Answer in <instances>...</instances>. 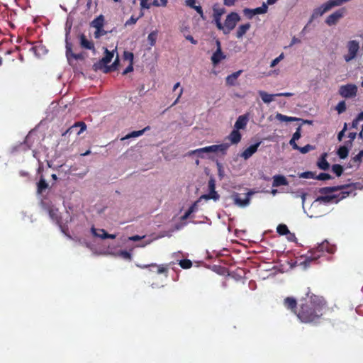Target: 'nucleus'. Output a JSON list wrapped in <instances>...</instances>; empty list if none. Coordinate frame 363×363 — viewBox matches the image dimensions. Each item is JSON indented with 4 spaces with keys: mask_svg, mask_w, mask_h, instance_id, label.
<instances>
[{
    "mask_svg": "<svg viewBox=\"0 0 363 363\" xmlns=\"http://www.w3.org/2000/svg\"><path fill=\"white\" fill-rule=\"evenodd\" d=\"M328 310L325 299L320 296L313 294L308 289L306 296L299 300L296 316L306 324H317Z\"/></svg>",
    "mask_w": 363,
    "mask_h": 363,
    "instance_id": "f257e3e1",
    "label": "nucleus"
},
{
    "mask_svg": "<svg viewBox=\"0 0 363 363\" xmlns=\"http://www.w3.org/2000/svg\"><path fill=\"white\" fill-rule=\"evenodd\" d=\"M256 193L253 189L239 186L235 188L230 194L225 197V200L230 201V203L241 208L247 207L251 203V197Z\"/></svg>",
    "mask_w": 363,
    "mask_h": 363,
    "instance_id": "f03ea898",
    "label": "nucleus"
},
{
    "mask_svg": "<svg viewBox=\"0 0 363 363\" xmlns=\"http://www.w3.org/2000/svg\"><path fill=\"white\" fill-rule=\"evenodd\" d=\"M346 52L343 59L346 62L355 60L361 50L360 42L357 40H349L345 45Z\"/></svg>",
    "mask_w": 363,
    "mask_h": 363,
    "instance_id": "7ed1b4c3",
    "label": "nucleus"
},
{
    "mask_svg": "<svg viewBox=\"0 0 363 363\" xmlns=\"http://www.w3.org/2000/svg\"><path fill=\"white\" fill-rule=\"evenodd\" d=\"M229 145L227 143L220 145H213L199 149L192 150L188 153L189 155H197L199 157H203L204 154H210L213 152H225L229 147Z\"/></svg>",
    "mask_w": 363,
    "mask_h": 363,
    "instance_id": "20e7f679",
    "label": "nucleus"
},
{
    "mask_svg": "<svg viewBox=\"0 0 363 363\" xmlns=\"http://www.w3.org/2000/svg\"><path fill=\"white\" fill-rule=\"evenodd\" d=\"M115 52H116V48L111 52L109 51L107 48H105L104 57H103L101 60L94 65V69L95 70H103V72L105 73V68L108 67L107 64L109 63L113 59Z\"/></svg>",
    "mask_w": 363,
    "mask_h": 363,
    "instance_id": "39448f33",
    "label": "nucleus"
},
{
    "mask_svg": "<svg viewBox=\"0 0 363 363\" xmlns=\"http://www.w3.org/2000/svg\"><path fill=\"white\" fill-rule=\"evenodd\" d=\"M240 18L239 15L236 13H231L230 14H229L227 16L223 26V30H224V32L226 33L233 30L235 27L237 23L240 21Z\"/></svg>",
    "mask_w": 363,
    "mask_h": 363,
    "instance_id": "423d86ee",
    "label": "nucleus"
},
{
    "mask_svg": "<svg viewBox=\"0 0 363 363\" xmlns=\"http://www.w3.org/2000/svg\"><path fill=\"white\" fill-rule=\"evenodd\" d=\"M299 178L303 179H317V180H329L331 179V177L330 174L326 173H320L318 174H316L315 172H306L298 174Z\"/></svg>",
    "mask_w": 363,
    "mask_h": 363,
    "instance_id": "0eeeda50",
    "label": "nucleus"
},
{
    "mask_svg": "<svg viewBox=\"0 0 363 363\" xmlns=\"http://www.w3.org/2000/svg\"><path fill=\"white\" fill-rule=\"evenodd\" d=\"M357 91V86L352 84L342 85L339 89L340 94L345 98H350L356 96Z\"/></svg>",
    "mask_w": 363,
    "mask_h": 363,
    "instance_id": "6e6552de",
    "label": "nucleus"
},
{
    "mask_svg": "<svg viewBox=\"0 0 363 363\" xmlns=\"http://www.w3.org/2000/svg\"><path fill=\"white\" fill-rule=\"evenodd\" d=\"M344 14H345V9H340L335 11L332 14L329 15L325 20V23L330 26H334L338 22V21L340 18H342L343 17Z\"/></svg>",
    "mask_w": 363,
    "mask_h": 363,
    "instance_id": "1a4fd4ad",
    "label": "nucleus"
},
{
    "mask_svg": "<svg viewBox=\"0 0 363 363\" xmlns=\"http://www.w3.org/2000/svg\"><path fill=\"white\" fill-rule=\"evenodd\" d=\"M215 184H216V183H208L209 193L208 194H203V195L201 196V197L199 198V200L213 199L215 201H218L220 198V196L217 193V191H216V185Z\"/></svg>",
    "mask_w": 363,
    "mask_h": 363,
    "instance_id": "9d476101",
    "label": "nucleus"
},
{
    "mask_svg": "<svg viewBox=\"0 0 363 363\" xmlns=\"http://www.w3.org/2000/svg\"><path fill=\"white\" fill-rule=\"evenodd\" d=\"M216 44L217 46V49L213 52L211 57V61L214 65H218L222 60H224L226 57V56L223 54V52L221 50L220 41L216 40Z\"/></svg>",
    "mask_w": 363,
    "mask_h": 363,
    "instance_id": "9b49d317",
    "label": "nucleus"
},
{
    "mask_svg": "<svg viewBox=\"0 0 363 363\" xmlns=\"http://www.w3.org/2000/svg\"><path fill=\"white\" fill-rule=\"evenodd\" d=\"M138 267L141 269H145L149 267H155L157 268V274H164L165 277H167L168 273V267L167 265L164 264H157L155 263H152L150 264H136Z\"/></svg>",
    "mask_w": 363,
    "mask_h": 363,
    "instance_id": "f8f14e48",
    "label": "nucleus"
},
{
    "mask_svg": "<svg viewBox=\"0 0 363 363\" xmlns=\"http://www.w3.org/2000/svg\"><path fill=\"white\" fill-rule=\"evenodd\" d=\"M284 306L293 312L296 315V312L298 309V305L296 298L293 297H286L284 300Z\"/></svg>",
    "mask_w": 363,
    "mask_h": 363,
    "instance_id": "ddd939ff",
    "label": "nucleus"
},
{
    "mask_svg": "<svg viewBox=\"0 0 363 363\" xmlns=\"http://www.w3.org/2000/svg\"><path fill=\"white\" fill-rule=\"evenodd\" d=\"M91 233L95 237H98L101 239H115L116 238L115 234H109L104 229H96L93 227L91 228Z\"/></svg>",
    "mask_w": 363,
    "mask_h": 363,
    "instance_id": "4468645a",
    "label": "nucleus"
},
{
    "mask_svg": "<svg viewBox=\"0 0 363 363\" xmlns=\"http://www.w3.org/2000/svg\"><path fill=\"white\" fill-rule=\"evenodd\" d=\"M330 11L329 8L327 6V5L325 4H323V5H321L320 6L315 9L313 11V13L311 15V19H310V23L312 22V21L315 18H317L319 16H323L325 13H326L327 11Z\"/></svg>",
    "mask_w": 363,
    "mask_h": 363,
    "instance_id": "2eb2a0df",
    "label": "nucleus"
},
{
    "mask_svg": "<svg viewBox=\"0 0 363 363\" xmlns=\"http://www.w3.org/2000/svg\"><path fill=\"white\" fill-rule=\"evenodd\" d=\"M325 252L333 254L335 252V246L330 245L328 241L323 242L317 247L316 252H322L323 254Z\"/></svg>",
    "mask_w": 363,
    "mask_h": 363,
    "instance_id": "dca6fc26",
    "label": "nucleus"
},
{
    "mask_svg": "<svg viewBox=\"0 0 363 363\" xmlns=\"http://www.w3.org/2000/svg\"><path fill=\"white\" fill-rule=\"evenodd\" d=\"M248 121L249 118L247 114L240 116L234 125L235 129L238 130L240 129H245Z\"/></svg>",
    "mask_w": 363,
    "mask_h": 363,
    "instance_id": "f3484780",
    "label": "nucleus"
},
{
    "mask_svg": "<svg viewBox=\"0 0 363 363\" xmlns=\"http://www.w3.org/2000/svg\"><path fill=\"white\" fill-rule=\"evenodd\" d=\"M86 128V125L84 122H78L74 125L71 126L67 130V133H72L76 131L77 135H80L83 131H84Z\"/></svg>",
    "mask_w": 363,
    "mask_h": 363,
    "instance_id": "a211bd4d",
    "label": "nucleus"
},
{
    "mask_svg": "<svg viewBox=\"0 0 363 363\" xmlns=\"http://www.w3.org/2000/svg\"><path fill=\"white\" fill-rule=\"evenodd\" d=\"M260 143L250 145L242 153L241 156L245 159L247 160L250 158L257 150L259 146Z\"/></svg>",
    "mask_w": 363,
    "mask_h": 363,
    "instance_id": "6ab92c4d",
    "label": "nucleus"
},
{
    "mask_svg": "<svg viewBox=\"0 0 363 363\" xmlns=\"http://www.w3.org/2000/svg\"><path fill=\"white\" fill-rule=\"evenodd\" d=\"M213 16H214V21L216 22V24L217 26V27L219 28V29H223V24L221 23L220 22V16L223 15V13H224V9H213Z\"/></svg>",
    "mask_w": 363,
    "mask_h": 363,
    "instance_id": "aec40b11",
    "label": "nucleus"
},
{
    "mask_svg": "<svg viewBox=\"0 0 363 363\" xmlns=\"http://www.w3.org/2000/svg\"><path fill=\"white\" fill-rule=\"evenodd\" d=\"M317 252V247L315 249H313L310 250L308 252V255L306 258V262H311L312 261L317 260L318 259L320 258L323 256L322 252Z\"/></svg>",
    "mask_w": 363,
    "mask_h": 363,
    "instance_id": "412c9836",
    "label": "nucleus"
},
{
    "mask_svg": "<svg viewBox=\"0 0 363 363\" xmlns=\"http://www.w3.org/2000/svg\"><path fill=\"white\" fill-rule=\"evenodd\" d=\"M258 94L261 97L262 100L263 101V102L265 104L271 103L272 101H274V97L277 96L276 94H270L262 90L259 91Z\"/></svg>",
    "mask_w": 363,
    "mask_h": 363,
    "instance_id": "4be33fe9",
    "label": "nucleus"
},
{
    "mask_svg": "<svg viewBox=\"0 0 363 363\" xmlns=\"http://www.w3.org/2000/svg\"><path fill=\"white\" fill-rule=\"evenodd\" d=\"M48 213L50 218L55 221L57 224L60 223V216H59L58 209L54 208L53 206H50L48 208Z\"/></svg>",
    "mask_w": 363,
    "mask_h": 363,
    "instance_id": "5701e85b",
    "label": "nucleus"
},
{
    "mask_svg": "<svg viewBox=\"0 0 363 363\" xmlns=\"http://www.w3.org/2000/svg\"><path fill=\"white\" fill-rule=\"evenodd\" d=\"M242 72V70H238V71L228 75L225 79L226 84L229 86H234L235 84L237 79L241 74Z\"/></svg>",
    "mask_w": 363,
    "mask_h": 363,
    "instance_id": "b1692460",
    "label": "nucleus"
},
{
    "mask_svg": "<svg viewBox=\"0 0 363 363\" xmlns=\"http://www.w3.org/2000/svg\"><path fill=\"white\" fill-rule=\"evenodd\" d=\"M150 130V127L149 126H147V127H145V128H143V130H140L133 131L130 133L126 135L125 137L122 138L121 140H125L130 139V138H132L140 137V136L143 135L144 134V133L146 130Z\"/></svg>",
    "mask_w": 363,
    "mask_h": 363,
    "instance_id": "393cba45",
    "label": "nucleus"
},
{
    "mask_svg": "<svg viewBox=\"0 0 363 363\" xmlns=\"http://www.w3.org/2000/svg\"><path fill=\"white\" fill-rule=\"evenodd\" d=\"M228 139L230 140L231 144H237L241 140V134L238 130L234 129L229 135Z\"/></svg>",
    "mask_w": 363,
    "mask_h": 363,
    "instance_id": "a878e982",
    "label": "nucleus"
},
{
    "mask_svg": "<svg viewBox=\"0 0 363 363\" xmlns=\"http://www.w3.org/2000/svg\"><path fill=\"white\" fill-rule=\"evenodd\" d=\"M80 45L86 49L92 50L94 49V44L91 41L87 40L84 35H80Z\"/></svg>",
    "mask_w": 363,
    "mask_h": 363,
    "instance_id": "bb28decb",
    "label": "nucleus"
},
{
    "mask_svg": "<svg viewBox=\"0 0 363 363\" xmlns=\"http://www.w3.org/2000/svg\"><path fill=\"white\" fill-rule=\"evenodd\" d=\"M250 28V24L249 23L240 26L236 32V37L238 38H242V36L247 33Z\"/></svg>",
    "mask_w": 363,
    "mask_h": 363,
    "instance_id": "cd10ccee",
    "label": "nucleus"
},
{
    "mask_svg": "<svg viewBox=\"0 0 363 363\" xmlns=\"http://www.w3.org/2000/svg\"><path fill=\"white\" fill-rule=\"evenodd\" d=\"M327 155V153L323 154L321 158L318 162V167L323 170H326L330 167L329 163L326 160Z\"/></svg>",
    "mask_w": 363,
    "mask_h": 363,
    "instance_id": "c85d7f7f",
    "label": "nucleus"
},
{
    "mask_svg": "<svg viewBox=\"0 0 363 363\" xmlns=\"http://www.w3.org/2000/svg\"><path fill=\"white\" fill-rule=\"evenodd\" d=\"M104 23V18L102 15H100L91 22V26L96 29L103 28Z\"/></svg>",
    "mask_w": 363,
    "mask_h": 363,
    "instance_id": "c756f323",
    "label": "nucleus"
},
{
    "mask_svg": "<svg viewBox=\"0 0 363 363\" xmlns=\"http://www.w3.org/2000/svg\"><path fill=\"white\" fill-rule=\"evenodd\" d=\"M276 118L282 122H292L299 121L300 119L296 117H291L283 115L281 113H277Z\"/></svg>",
    "mask_w": 363,
    "mask_h": 363,
    "instance_id": "7c9ffc66",
    "label": "nucleus"
},
{
    "mask_svg": "<svg viewBox=\"0 0 363 363\" xmlns=\"http://www.w3.org/2000/svg\"><path fill=\"white\" fill-rule=\"evenodd\" d=\"M196 0H186V4L189 7L194 9L200 15L201 17H203V11L202 9L200 6H196L195 5Z\"/></svg>",
    "mask_w": 363,
    "mask_h": 363,
    "instance_id": "2f4dec72",
    "label": "nucleus"
},
{
    "mask_svg": "<svg viewBox=\"0 0 363 363\" xmlns=\"http://www.w3.org/2000/svg\"><path fill=\"white\" fill-rule=\"evenodd\" d=\"M277 232L280 235H286L289 233V230L286 225L285 224H279L277 228Z\"/></svg>",
    "mask_w": 363,
    "mask_h": 363,
    "instance_id": "473e14b6",
    "label": "nucleus"
},
{
    "mask_svg": "<svg viewBox=\"0 0 363 363\" xmlns=\"http://www.w3.org/2000/svg\"><path fill=\"white\" fill-rule=\"evenodd\" d=\"M157 37V30H154L148 35L147 40H148L150 46L155 45V44L156 43Z\"/></svg>",
    "mask_w": 363,
    "mask_h": 363,
    "instance_id": "72a5a7b5",
    "label": "nucleus"
},
{
    "mask_svg": "<svg viewBox=\"0 0 363 363\" xmlns=\"http://www.w3.org/2000/svg\"><path fill=\"white\" fill-rule=\"evenodd\" d=\"M118 65H119V58H118V55L117 54L116 57L114 62H113V64L111 65L108 66V67L105 68V73H108L112 70L116 69Z\"/></svg>",
    "mask_w": 363,
    "mask_h": 363,
    "instance_id": "f704fd0d",
    "label": "nucleus"
},
{
    "mask_svg": "<svg viewBox=\"0 0 363 363\" xmlns=\"http://www.w3.org/2000/svg\"><path fill=\"white\" fill-rule=\"evenodd\" d=\"M343 4L342 0H329L325 2V4L329 8V9H332L333 7L340 6Z\"/></svg>",
    "mask_w": 363,
    "mask_h": 363,
    "instance_id": "c9c22d12",
    "label": "nucleus"
},
{
    "mask_svg": "<svg viewBox=\"0 0 363 363\" xmlns=\"http://www.w3.org/2000/svg\"><path fill=\"white\" fill-rule=\"evenodd\" d=\"M179 264L183 269H187L192 267V262L190 259H184L179 261Z\"/></svg>",
    "mask_w": 363,
    "mask_h": 363,
    "instance_id": "e433bc0d",
    "label": "nucleus"
},
{
    "mask_svg": "<svg viewBox=\"0 0 363 363\" xmlns=\"http://www.w3.org/2000/svg\"><path fill=\"white\" fill-rule=\"evenodd\" d=\"M337 155H339V157L340 158L345 159V157H347V156L348 155L347 148L345 146L340 147L337 150Z\"/></svg>",
    "mask_w": 363,
    "mask_h": 363,
    "instance_id": "4c0bfd02",
    "label": "nucleus"
},
{
    "mask_svg": "<svg viewBox=\"0 0 363 363\" xmlns=\"http://www.w3.org/2000/svg\"><path fill=\"white\" fill-rule=\"evenodd\" d=\"M73 55H74V53L72 52V48L67 49L66 57H67L69 64L71 66H74Z\"/></svg>",
    "mask_w": 363,
    "mask_h": 363,
    "instance_id": "58836bf2",
    "label": "nucleus"
},
{
    "mask_svg": "<svg viewBox=\"0 0 363 363\" xmlns=\"http://www.w3.org/2000/svg\"><path fill=\"white\" fill-rule=\"evenodd\" d=\"M339 114L343 113L346 110V104L344 101L339 102L335 108Z\"/></svg>",
    "mask_w": 363,
    "mask_h": 363,
    "instance_id": "ea45409f",
    "label": "nucleus"
},
{
    "mask_svg": "<svg viewBox=\"0 0 363 363\" xmlns=\"http://www.w3.org/2000/svg\"><path fill=\"white\" fill-rule=\"evenodd\" d=\"M254 11L255 15L265 13L267 11V6L265 4H263L262 6L255 9Z\"/></svg>",
    "mask_w": 363,
    "mask_h": 363,
    "instance_id": "a19ab883",
    "label": "nucleus"
},
{
    "mask_svg": "<svg viewBox=\"0 0 363 363\" xmlns=\"http://www.w3.org/2000/svg\"><path fill=\"white\" fill-rule=\"evenodd\" d=\"M332 171L337 175L340 176L342 173L343 169L341 165L340 164H334L332 167Z\"/></svg>",
    "mask_w": 363,
    "mask_h": 363,
    "instance_id": "79ce46f5",
    "label": "nucleus"
},
{
    "mask_svg": "<svg viewBox=\"0 0 363 363\" xmlns=\"http://www.w3.org/2000/svg\"><path fill=\"white\" fill-rule=\"evenodd\" d=\"M284 58V54L282 52L277 57H276L274 60H273L271 62L270 67H274L279 62H281Z\"/></svg>",
    "mask_w": 363,
    "mask_h": 363,
    "instance_id": "37998d69",
    "label": "nucleus"
},
{
    "mask_svg": "<svg viewBox=\"0 0 363 363\" xmlns=\"http://www.w3.org/2000/svg\"><path fill=\"white\" fill-rule=\"evenodd\" d=\"M123 57H124V60H128L130 62V63L133 64L134 55L132 52L125 51L123 53Z\"/></svg>",
    "mask_w": 363,
    "mask_h": 363,
    "instance_id": "c03bdc74",
    "label": "nucleus"
},
{
    "mask_svg": "<svg viewBox=\"0 0 363 363\" xmlns=\"http://www.w3.org/2000/svg\"><path fill=\"white\" fill-rule=\"evenodd\" d=\"M313 149H314L313 146H312L311 145H306L302 147H299V149L298 150H299L302 154H306Z\"/></svg>",
    "mask_w": 363,
    "mask_h": 363,
    "instance_id": "a18cd8bd",
    "label": "nucleus"
},
{
    "mask_svg": "<svg viewBox=\"0 0 363 363\" xmlns=\"http://www.w3.org/2000/svg\"><path fill=\"white\" fill-rule=\"evenodd\" d=\"M120 255L125 259L131 260L132 259V255L130 252L126 251V250H122L120 252Z\"/></svg>",
    "mask_w": 363,
    "mask_h": 363,
    "instance_id": "49530a36",
    "label": "nucleus"
},
{
    "mask_svg": "<svg viewBox=\"0 0 363 363\" xmlns=\"http://www.w3.org/2000/svg\"><path fill=\"white\" fill-rule=\"evenodd\" d=\"M48 187V183H38V192L42 194Z\"/></svg>",
    "mask_w": 363,
    "mask_h": 363,
    "instance_id": "de8ad7c7",
    "label": "nucleus"
},
{
    "mask_svg": "<svg viewBox=\"0 0 363 363\" xmlns=\"http://www.w3.org/2000/svg\"><path fill=\"white\" fill-rule=\"evenodd\" d=\"M106 31H105L103 28H99V29H96V31L94 32V37L96 38H99L100 37H101L102 35H104L106 34Z\"/></svg>",
    "mask_w": 363,
    "mask_h": 363,
    "instance_id": "09e8293b",
    "label": "nucleus"
},
{
    "mask_svg": "<svg viewBox=\"0 0 363 363\" xmlns=\"http://www.w3.org/2000/svg\"><path fill=\"white\" fill-rule=\"evenodd\" d=\"M254 12V9H245L244 10L245 15L247 16L248 18H252L253 16H255Z\"/></svg>",
    "mask_w": 363,
    "mask_h": 363,
    "instance_id": "8fccbe9b",
    "label": "nucleus"
},
{
    "mask_svg": "<svg viewBox=\"0 0 363 363\" xmlns=\"http://www.w3.org/2000/svg\"><path fill=\"white\" fill-rule=\"evenodd\" d=\"M300 138H301V127H298L296 129V131L294 133L292 139L297 140Z\"/></svg>",
    "mask_w": 363,
    "mask_h": 363,
    "instance_id": "3c124183",
    "label": "nucleus"
},
{
    "mask_svg": "<svg viewBox=\"0 0 363 363\" xmlns=\"http://www.w3.org/2000/svg\"><path fill=\"white\" fill-rule=\"evenodd\" d=\"M60 229H61V231L65 234L67 236H68L69 238H71L70 235L68 234V228L67 226H65V225H62L60 224V223L59 224H57Z\"/></svg>",
    "mask_w": 363,
    "mask_h": 363,
    "instance_id": "603ef678",
    "label": "nucleus"
},
{
    "mask_svg": "<svg viewBox=\"0 0 363 363\" xmlns=\"http://www.w3.org/2000/svg\"><path fill=\"white\" fill-rule=\"evenodd\" d=\"M140 6L142 9H150V4L147 3V0H140Z\"/></svg>",
    "mask_w": 363,
    "mask_h": 363,
    "instance_id": "864d4df0",
    "label": "nucleus"
},
{
    "mask_svg": "<svg viewBox=\"0 0 363 363\" xmlns=\"http://www.w3.org/2000/svg\"><path fill=\"white\" fill-rule=\"evenodd\" d=\"M273 179H274V182H286L285 177L282 175H274Z\"/></svg>",
    "mask_w": 363,
    "mask_h": 363,
    "instance_id": "5fc2aeb1",
    "label": "nucleus"
},
{
    "mask_svg": "<svg viewBox=\"0 0 363 363\" xmlns=\"http://www.w3.org/2000/svg\"><path fill=\"white\" fill-rule=\"evenodd\" d=\"M138 18H135L133 16H131L130 18L125 22V26L135 24L138 20Z\"/></svg>",
    "mask_w": 363,
    "mask_h": 363,
    "instance_id": "6e6d98bb",
    "label": "nucleus"
},
{
    "mask_svg": "<svg viewBox=\"0 0 363 363\" xmlns=\"http://www.w3.org/2000/svg\"><path fill=\"white\" fill-rule=\"evenodd\" d=\"M133 70V64L130 63V65L126 67V69L123 72V74H126L129 72H131Z\"/></svg>",
    "mask_w": 363,
    "mask_h": 363,
    "instance_id": "4d7b16f0",
    "label": "nucleus"
},
{
    "mask_svg": "<svg viewBox=\"0 0 363 363\" xmlns=\"http://www.w3.org/2000/svg\"><path fill=\"white\" fill-rule=\"evenodd\" d=\"M237 0H223L224 4L228 6H231L235 4Z\"/></svg>",
    "mask_w": 363,
    "mask_h": 363,
    "instance_id": "13d9d810",
    "label": "nucleus"
},
{
    "mask_svg": "<svg viewBox=\"0 0 363 363\" xmlns=\"http://www.w3.org/2000/svg\"><path fill=\"white\" fill-rule=\"evenodd\" d=\"M289 144L292 146V147L295 150H298L299 149V147L297 145V144L296 143V140H294V139H291V140L289 141Z\"/></svg>",
    "mask_w": 363,
    "mask_h": 363,
    "instance_id": "bf43d9fd",
    "label": "nucleus"
},
{
    "mask_svg": "<svg viewBox=\"0 0 363 363\" xmlns=\"http://www.w3.org/2000/svg\"><path fill=\"white\" fill-rule=\"evenodd\" d=\"M276 95H277V96H286V97H289V96H293V94L290 93V92H284V93L276 94Z\"/></svg>",
    "mask_w": 363,
    "mask_h": 363,
    "instance_id": "052dcab7",
    "label": "nucleus"
},
{
    "mask_svg": "<svg viewBox=\"0 0 363 363\" xmlns=\"http://www.w3.org/2000/svg\"><path fill=\"white\" fill-rule=\"evenodd\" d=\"M300 43H301V40H299L298 38H297L296 37H294L291 40V42L289 46H292L295 44Z\"/></svg>",
    "mask_w": 363,
    "mask_h": 363,
    "instance_id": "680f3d73",
    "label": "nucleus"
},
{
    "mask_svg": "<svg viewBox=\"0 0 363 363\" xmlns=\"http://www.w3.org/2000/svg\"><path fill=\"white\" fill-rule=\"evenodd\" d=\"M143 237H141L140 235H133L131 237H129V240L132 241H138L140 240Z\"/></svg>",
    "mask_w": 363,
    "mask_h": 363,
    "instance_id": "e2e57ef3",
    "label": "nucleus"
},
{
    "mask_svg": "<svg viewBox=\"0 0 363 363\" xmlns=\"http://www.w3.org/2000/svg\"><path fill=\"white\" fill-rule=\"evenodd\" d=\"M186 39L189 41H190L192 44L196 45L197 43V41L194 39V38L191 35H186Z\"/></svg>",
    "mask_w": 363,
    "mask_h": 363,
    "instance_id": "0e129e2a",
    "label": "nucleus"
},
{
    "mask_svg": "<svg viewBox=\"0 0 363 363\" xmlns=\"http://www.w3.org/2000/svg\"><path fill=\"white\" fill-rule=\"evenodd\" d=\"M286 235H287V239L290 241H294L296 239V236H295L294 233H291L289 232V233L287 234Z\"/></svg>",
    "mask_w": 363,
    "mask_h": 363,
    "instance_id": "69168bd1",
    "label": "nucleus"
},
{
    "mask_svg": "<svg viewBox=\"0 0 363 363\" xmlns=\"http://www.w3.org/2000/svg\"><path fill=\"white\" fill-rule=\"evenodd\" d=\"M84 56L82 54H74L73 55V60H83Z\"/></svg>",
    "mask_w": 363,
    "mask_h": 363,
    "instance_id": "338daca9",
    "label": "nucleus"
},
{
    "mask_svg": "<svg viewBox=\"0 0 363 363\" xmlns=\"http://www.w3.org/2000/svg\"><path fill=\"white\" fill-rule=\"evenodd\" d=\"M363 156V152H360L357 155H356L354 157V160L355 162L357 161H359L362 158V157Z\"/></svg>",
    "mask_w": 363,
    "mask_h": 363,
    "instance_id": "774afa93",
    "label": "nucleus"
}]
</instances>
